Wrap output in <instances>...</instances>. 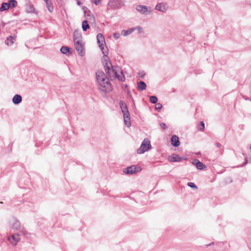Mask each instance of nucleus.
<instances>
[{
    "label": "nucleus",
    "instance_id": "nucleus-5",
    "mask_svg": "<svg viewBox=\"0 0 251 251\" xmlns=\"http://www.w3.org/2000/svg\"><path fill=\"white\" fill-rule=\"evenodd\" d=\"M97 43L99 45V47L101 51L103 54L104 56H107V55L106 54V52L104 51V46L105 44V38L101 33H98L97 36Z\"/></svg>",
    "mask_w": 251,
    "mask_h": 251
},
{
    "label": "nucleus",
    "instance_id": "nucleus-24",
    "mask_svg": "<svg viewBox=\"0 0 251 251\" xmlns=\"http://www.w3.org/2000/svg\"><path fill=\"white\" fill-rule=\"evenodd\" d=\"M90 28L89 25L88 24L87 20H84L82 23V28L84 31H86Z\"/></svg>",
    "mask_w": 251,
    "mask_h": 251
},
{
    "label": "nucleus",
    "instance_id": "nucleus-2",
    "mask_svg": "<svg viewBox=\"0 0 251 251\" xmlns=\"http://www.w3.org/2000/svg\"><path fill=\"white\" fill-rule=\"evenodd\" d=\"M97 81L98 83V89L105 93L110 92L112 90V85L102 71H98L96 74Z\"/></svg>",
    "mask_w": 251,
    "mask_h": 251
},
{
    "label": "nucleus",
    "instance_id": "nucleus-7",
    "mask_svg": "<svg viewBox=\"0 0 251 251\" xmlns=\"http://www.w3.org/2000/svg\"><path fill=\"white\" fill-rule=\"evenodd\" d=\"M142 169L139 166L131 165L123 169V172L126 175H131L134 173L139 172Z\"/></svg>",
    "mask_w": 251,
    "mask_h": 251
},
{
    "label": "nucleus",
    "instance_id": "nucleus-29",
    "mask_svg": "<svg viewBox=\"0 0 251 251\" xmlns=\"http://www.w3.org/2000/svg\"><path fill=\"white\" fill-rule=\"evenodd\" d=\"M243 155L245 157V162L240 166V167H244V166H245L248 162V158H247V155L246 154H245L244 153H242Z\"/></svg>",
    "mask_w": 251,
    "mask_h": 251
},
{
    "label": "nucleus",
    "instance_id": "nucleus-4",
    "mask_svg": "<svg viewBox=\"0 0 251 251\" xmlns=\"http://www.w3.org/2000/svg\"><path fill=\"white\" fill-rule=\"evenodd\" d=\"M151 148L150 141L148 138H145L143 141L140 148L137 150V153L143 154L149 151Z\"/></svg>",
    "mask_w": 251,
    "mask_h": 251
},
{
    "label": "nucleus",
    "instance_id": "nucleus-39",
    "mask_svg": "<svg viewBox=\"0 0 251 251\" xmlns=\"http://www.w3.org/2000/svg\"><path fill=\"white\" fill-rule=\"evenodd\" d=\"M34 7H33L32 6H31L30 7V12H31V11H32V10H34Z\"/></svg>",
    "mask_w": 251,
    "mask_h": 251
},
{
    "label": "nucleus",
    "instance_id": "nucleus-6",
    "mask_svg": "<svg viewBox=\"0 0 251 251\" xmlns=\"http://www.w3.org/2000/svg\"><path fill=\"white\" fill-rule=\"evenodd\" d=\"M17 2L16 0H8L7 2H2L0 7V11L2 12L14 8L16 6Z\"/></svg>",
    "mask_w": 251,
    "mask_h": 251
},
{
    "label": "nucleus",
    "instance_id": "nucleus-37",
    "mask_svg": "<svg viewBox=\"0 0 251 251\" xmlns=\"http://www.w3.org/2000/svg\"><path fill=\"white\" fill-rule=\"evenodd\" d=\"M214 244V242H212L210 244H207V245H205L204 246H205V247H208L209 246H211L212 245H213Z\"/></svg>",
    "mask_w": 251,
    "mask_h": 251
},
{
    "label": "nucleus",
    "instance_id": "nucleus-30",
    "mask_svg": "<svg viewBox=\"0 0 251 251\" xmlns=\"http://www.w3.org/2000/svg\"><path fill=\"white\" fill-rule=\"evenodd\" d=\"M155 108L156 110L159 111L162 108V105L160 103H155Z\"/></svg>",
    "mask_w": 251,
    "mask_h": 251
},
{
    "label": "nucleus",
    "instance_id": "nucleus-38",
    "mask_svg": "<svg viewBox=\"0 0 251 251\" xmlns=\"http://www.w3.org/2000/svg\"><path fill=\"white\" fill-rule=\"evenodd\" d=\"M45 1V2H46V4H48V2H50V0H44Z\"/></svg>",
    "mask_w": 251,
    "mask_h": 251
},
{
    "label": "nucleus",
    "instance_id": "nucleus-40",
    "mask_svg": "<svg viewBox=\"0 0 251 251\" xmlns=\"http://www.w3.org/2000/svg\"><path fill=\"white\" fill-rule=\"evenodd\" d=\"M77 4L78 5H80L81 4V2L80 1H77Z\"/></svg>",
    "mask_w": 251,
    "mask_h": 251
},
{
    "label": "nucleus",
    "instance_id": "nucleus-36",
    "mask_svg": "<svg viewBox=\"0 0 251 251\" xmlns=\"http://www.w3.org/2000/svg\"><path fill=\"white\" fill-rule=\"evenodd\" d=\"M139 75L140 77H142L144 75H145V74L143 72H141L139 73Z\"/></svg>",
    "mask_w": 251,
    "mask_h": 251
},
{
    "label": "nucleus",
    "instance_id": "nucleus-16",
    "mask_svg": "<svg viewBox=\"0 0 251 251\" xmlns=\"http://www.w3.org/2000/svg\"><path fill=\"white\" fill-rule=\"evenodd\" d=\"M73 40L74 43L82 41V35L78 30H75L73 34Z\"/></svg>",
    "mask_w": 251,
    "mask_h": 251
},
{
    "label": "nucleus",
    "instance_id": "nucleus-23",
    "mask_svg": "<svg viewBox=\"0 0 251 251\" xmlns=\"http://www.w3.org/2000/svg\"><path fill=\"white\" fill-rule=\"evenodd\" d=\"M119 105L122 112L128 110L126 104L124 101L121 100Z\"/></svg>",
    "mask_w": 251,
    "mask_h": 251
},
{
    "label": "nucleus",
    "instance_id": "nucleus-12",
    "mask_svg": "<svg viewBox=\"0 0 251 251\" xmlns=\"http://www.w3.org/2000/svg\"><path fill=\"white\" fill-rule=\"evenodd\" d=\"M187 159V158H183L182 157H180L179 155L176 154H173V155L169 156L168 157V160L170 162H181L182 160H185Z\"/></svg>",
    "mask_w": 251,
    "mask_h": 251
},
{
    "label": "nucleus",
    "instance_id": "nucleus-22",
    "mask_svg": "<svg viewBox=\"0 0 251 251\" xmlns=\"http://www.w3.org/2000/svg\"><path fill=\"white\" fill-rule=\"evenodd\" d=\"M134 30H135V28H133L132 27V28L128 29L127 30H123L122 31L121 34L124 36H126L127 35H129L131 33H132Z\"/></svg>",
    "mask_w": 251,
    "mask_h": 251
},
{
    "label": "nucleus",
    "instance_id": "nucleus-33",
    "mask_svg": "<svg viewBox=\"0 0 251 251\" xmlns=\"http://www.w3.org/2000/svg\"><path fill=\"white\" fill-rule=\"evenodd\" d=\"M120 36V35L119 33L115 32L113 34V37L116 39H119Z\"/></svg>",
    "mask_w": 251,
    "mask_h": 251
},
{
    "label": "nucleus",
    "instance_id": "nucleus-43",
    "mask_svg": "<svg viewBox=\"0 0 251 251\" xmlns=\"http://www.w3.org/2000/svg\"><path fill=\"white\" fill-rule=\"evenodd\" d=\"M20 187H21V188H24L25 187L23 186H20Z\"/></svg>",
    "mask_w": 251,
    "mask_h": 251
},
{
    "label": "nucleus",
    "instance_id": "nucleus-15",
    "mask_svg": "<svg viewBox=\"0 0 251 251\" xmlns=\"http://www.w3.org/2000/svg\"><path fill=\"white\" fill-rule=\"evenodd\" d=\"M171 142L172 145L175 147H177L180 145L178 137L176 135H174L171 137Z\"/></svg>",
    "mask_w": 251,
    "mask_h": 251
},
{
    "label": "nucleus",
    "instance_id": "nucleus-32",
    "mask_svg": "<svg viewBox=\"0 0 251 251\" xmlns=\"http://www.w3.org/2000/svg\"><path fill=\"white\" fill-rule=\"evenodd\" d=\"M160 126L164 129H167L168 127L166 126V124L164 123H162L160 124Z\"/></svg>",
    "mask_w": 251,
    "mask_h": 251
},
{
    "label": "nucleus",
    "instance_id": "nucleus-34",
    "mask_svg": "<svg viewBox=\"0 0 251 251\" xmlns=\"http://www.w3.org/2000/svg\"><path fill=\"white\" fill-rule=\"evenodd\" d=\"M101 2V0H93V2L96 4V5L99 4Z\"/></svg>",
    "mask_w": 251,
    "mask_h": 251
},
{
    "label": "nucleus",
    "instance_id": "nucleus-31",
    "mask_svg": "<svg viewBox=\"0 0 251 251\" xmlns=\"http://www.w3.org/2000/svg\"><path fill=\"white\" fill-rule=\"evenodd\" d=\"M133 28H135V30H137L139 33H142L143 32V29L140 26H137L136 27H133Z\"/></svg>",
    "mask_w": 251,
    "mask_h": 251
},
{
    "label": "nucleus",
    "instance_id": "nucleus-28",
    "mask_svg": "<svg viewBox=\"0 0 251 251\" xmlns=\"http://www.w3.org/2000/svg\"><path fill=\"white\" fill-rule=\"evenodd\" d=\"M187 185L194 190H197L198 189L197 186L193 182H188Z\"/></svg>",
    "mask_w": 251,
    "mask_h": 251
},
{
    "label": "nucleus",
    "instance_id": "nucleus-13",
    "mask_svg": "<svg viewBox=\"0 0 251 251\" xmlns=\"http://www.w3.org/2000/svg\"><path fill=\"white\" fill-rule=\"evenodd\" d=\"M124 115V122L127 127H129L131 126L130 114L128 110L125 112H122Z\"/></svg>",
    "mask_w": 251,
    "mask_h": 251
},
{
    "label": "nucleus",
    "instance_id": "nucleus-26",
    "mask_svg": "<svg viewBox=\"0 0 251 251\" xmlns=\"http://www.w3.org/2000/svg\"><path fill=\"white\" fill-rule=\"evenodd\" d=\"M151 102L153 104H155L157 103L158 101V99L156 96H151L149 98Z\"/></svg>",
    "mask_w": 251,
    "mask_h": 251
},
{
    "label": "nucleus",
    "instance_id": "nucleus-10",
    "mask_svg": "<svg viewBox=\"0 0 251 251\" xmlns=\"http://www.w3.org/2000/svg\"><path fill=\"white\" fill-rule=\"evenodd\" d=\"M74 44L77 53L80 56H83L84 55L85 52L84 51L83 46L81 42L77 41L76 43H74Z\"/></svg>",
    "mask_w": 251,
    "mask_h": 251
},
{
    "label": "nucleus",
    "instance_id": "nucleus-3",
    "mask_svg": "<svg viewBox=\"0 0 251 251\" xmlns=\"http://www.w3.org/2000/svg\"><path fill=\"white\" fill-rule=\"evenodd\" d=\"M9 224L12 229L19 231L23 235H25L26 233L24 227L21 226L20 222L15 218L13 217L10 219Z\"/></svg>",
    "mask_w": 251,
    "mask_h": 251
},
{
    "label": "nucleus",
    "instance_id": "nucleus-11",
    "mask_svg": "<svg viewBox=\"0 0 251 251\" xmlns=\"http://www.w3.org/2000/svg\"><path fill=\"white\" fill-rule=\"evenodd\" d=\"M20 234L19 233L14 234L8 237V240L12 245L16 246L20 240Z\"/></svg>",
    "mask_w": 251,
    "mask_h": 251
},
{
    "label": "nucleus",
    "instance_id": "nucleus-18",
    "mask_svg": "<svg viewBox=\"0 0 251 251\" xmlns=\"http://www.w3.org/2000/svg\"><path fill=\"white\" fill-rule=\"evenodd\" d=\"M155 8L159 11L165 12L167 10V6L163 3H159L156 5Z\"/></svg>",
    "mask_w": 251,
    "mask_h": 251
},
{
    "label": "nucleus",
    "instance_id": "nucleus-25",
    "mask_svg": "<svg viewBox=\"0 0 251 251\" xmlns=\"http://www.w3.org/2000/svg\"><path fill=\"white\" fill-rule=\"evenodd\" d=\"M205 125L203 121H201L198 126V128L200 131H203L204 130Z\"/></svg>",
    "mask_w": 251,
    "mask_h": 251
},
{
    "label": "nucleus",
    "instance_id": "nucleus-20",
    "mask_svg": "<svg viewBox=\"0 0 251 251\" xmlns=\"http://www.w3.org/2000/svg\"><path fill=\"white\" fill-rule=\"evenodd\" d=\"M71 49L67 46H62L60 49V51L62 54L69 55L71 54Z\"/></svg>",
    "mask_w": 251,
    "mask_h": 251
},
{
    "label": "nucleus",
    "instance_id": "nucleus-41",
    "mask_svg": "<svg viewBox=\"0 0 251 251\" xmlns=\"http://www.w3.org/2000/svg\"><path fill=\"white\" fill-rule=\"evenodd\" d=\"M243 98H244L245 99V100H249V98L245 97H243Z\"/></svg>",
    "mask_w": 251,
    "mask_h": 251
},
{
    "label": "nucleus",
    "instance_id": "nucleus-19",
    "mask_svg": "<svg viewBox=\"0 0 251 251\" xmlns=\"http://www.w3.org/2000/svg\"><path fill=\"white\" fill-rule=\"evenodd\" d=\"M22 97L21 95L19 94H16L15 95H14L12 99V102L15 105L19 104L20 103L22 102Z\"/></svg>",
    "mask_w": 251,
    "mask_h": 251
},
{
    "label": "nucleus",
    "instance_id": "nucleus-35",
    "mask_svg": "<svg viewBox=\"0 0 251 251\" xmlns=\"http://www.w3.org/2000/svg\"><path fill=\"white\" fill-rule=\"evenodd\" d=\"M215 146L218 148H220L222 146L221 144L218 142L215 143Z\"/></svg>",
    "mask_w": 251,
    "mask_h": 251
},
{
    "label": "nucleus",
    "instance_id": "nucleus-27",
    "mask_svg": "<svg viewBox=\"0 0 251 251\" xmlns=\"http://www.w3.org/2000/svg\"><path fill=\"white\" fill-rule=\"evenodd\" d=\"M48 10L50 12H52L53 10V7L52 6L51 2H48V4H46Z\"/></svg>",
    "mask_w": 251,
    "mask_h": 251
},
{
    "label": "nucleus",
    "instance_id": "nucleus-1",
    "mask_svg": "<svg viewBox=\"0 0 251 251\" xmlns=\"http://www.w3.org/2000/svg\"><path fill=\"white\" fill-rule=\"evenodd\" d=\"M104 67L107 75L112 80V77L117 78L119 80L124 82L126 80L125 75L121 68L116 66H112L111 62L109 60H105Z\"/></svg>",
    "mask_w": 251,
    "mask_h": 251
},
{
    "label": "nucleus",
    "instance_id": "nucleus-42",
    "mask_svg": "<svg viewBox=\"0 0 251 251\" xmlns=\"http://www.w3.org/2000/svg\"><path fill=\"white\" fill-rule=\"evenodd\" d=\"M127 87H128V86H127V84L125 85V87H126V88H127Z\"/></svg>",
    "mask_w": 251,
    "mask_h": 251
},
{
    "label": "nucleus",
    "instance_id": "nucleus-9",
    "mask_svg": "<svg viewBox=\"0 0 251 251\" xmlns=\"http://www.w3.org/2000/svg\"><path fill=\"white\" fill-rule=\"evenodd\" d=\"M108 5L113 9H119L122 7V1L121 0H110Z\"/></svg>",
    "mask_w": 251,
    "mask_h": 251
},
{
    "label": "nucleus",
    "instance_id": "nucleus-44",
    "mask_svg": "<svg viewBox=\"0 0 251 251\" xmlns=\"http://www.w3.org/2000/svg\"><path fill=\"white\" fill-rule=\"evenodd\" d=\"M21 180H20V181H19V184H20V183H21Z\"/></svg>",
    "mask_w": 251,
    "mask_h": 251
},
{
    "label": "nucleus",
    "instance_id": "nucleus-17",
    "mask_svg": "<svg viewBox=\"0 0 251 251\" xmlns=\"http://www.w3.org/2000/svg\"><path fill=\"white\" fill-rule=\"evenodd\" d=\"M192 163L194 165H196V168L198 169V170H203L204 168H206V166L203 164L202 162H201V161H200L198 159H194L193 162H192Z\"/></svg>",
    "mask_w": 251,
    "mask_h": 251
},
{
    "label": "nucleus",
    "instance_id": "nucleus-14",
    "mask_svg": "<svg viewBox=\"0 0 251 251\" xmlns=\"http://www.w3.org/2000/svg\"><path fill=\"white\" fill-rule=\"evenodd\" d=\"M16 36L15 34L11 35L6 38L5 41V44L7 46H11L16 41Z\"/></svg>",
    "mask_w": 251,
    "mask_h": 251
},
{
    "label": "nucleus",
    "instance_id": "nucleus-8",
    "mask_svg": "<svg viewBox=\"0 0 251 251\" xmlns=\"http://www.w3.org/2000/svg\"><path fill=\"white\" fill-rule=\"evenodd\" d=\"M136 9L143 14H150L151 12V7L143 5H137Z\"/></svg>",
    "mask_w": 251,
    "mask_h": 251
},
{
    "label": "nucleus",
    "instance_id": "nucleus-21",
    "mask_svg": "<svg viewBox=\"0 0 251 251\" xmlns=\"http://www.w3.org/2000/svg\"><path fill=\"white\" fill-rule=\"evenodd\" d=\"M147 85L146 83L143 81H140L137 83V89L139 91H142L146 89Z\"/></svg>",
    "mask_w": 251,
    "mask_h": 251
}]
</instances>
